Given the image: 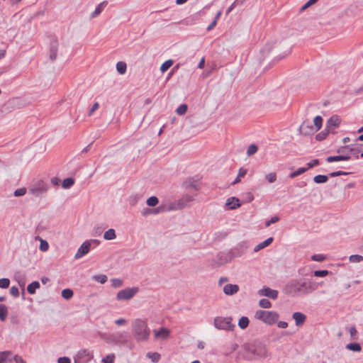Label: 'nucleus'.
Instances as JSON below:
<instances>
[{
    "label": "nucleus",
    "instance_id": "52",
    "mask_svg": "<svg viewBox=\"0 0 363 363\" xmlns=\"http://www.w3.org/2000/svg\"><path fill=\"white\" fill-rule=\"evenodd\" d=\"M115 359V355L114 354H109L107 355L106 357H104L102 359L103 363H113Z\"/></svg>",
    "mask_w": 363,
    "mask_h": 363
},
{
    "label": "nucleus",
    "instance_id": "55",
    "mask_svg": "<svg viewBox=\"0 0 363 363\" xmlns=\"http://www.w3.org/2000/svg\"><path fill=\"white\" fill-rule=\"evenodd\" d=\"M349 174H350L349 172H346L337 171V172H333L330 173L329 175L330 177H335L342 176V175H347Z\"/></svg>",
    "mask_w": 363,
    "mask_h": 363
},
{
    "label": "nucleus",
    "instance_id": "58",
    "mask_svg": "<svg viewBox=\"0 0 363 363\" xmlns=\"http://www.w3.org/2000/svg\"><path fill=\"white\" fill-rule=\"evenodd\" d=\"M99 103L98 102H95L93 104L92 107L90 108V110H89V111L88 113V115L89 116H91L95 112V111L99 108Z\"/></svg>",
    "mask_w": 363,
    "mask_h": 363
},
{
    "label": "nucleus",
    "instance_id": "23",
    "mask_svg": "<svg viewBox=\"0 0 363 363\" xmlns=\"http://www.w3.org/2000/svg\"><path fill=\"white\" fill-rule=\"evenodd\" d=\"M40 286V283L37 281H33L27 286V291L30 294H34L37 289Z\"/></svg>",
    "mask_w": 363,
    "mask_h": 363
},
{
    "label": "nucleus",
    "instance_id": "56",
    "mask_svg": "<svg viewBox=\"0 0 363 363\" xmlns=\"http://www.w3.org/2000/svg\"><path fill=\"white\" fill-rule=\"evenodd\" d=\"M279 220V218L278 216H274L271 218L269 220L265 222V226L269 227L271 224L275 223Z\"/></svg>",
    "mask_w": 363,
    "mask_h": 363
},
{
    "label": "nucleus",
    "instance_id": "29",
    "mask_svg": "<svg viewBox=\"0 0 363 363\" xmlns=\"http://www.w3.org/2000/svg\"><path fill=\"white\" fill-rule=\"evenodd\" d=\"M328 180L327 175L318 174L313 177V181L317 184L325 183Z\"/></svg>",
    "mask_w": 363,
    "mask_h": 363
},
{
    "label": "nucleus",
    "instance_id": "11",
    "mask_svg": "<svg viewBox=\"0 0 363 363\" xmlns=\"http://www.w3.org/2000/svg\"><path fill=\"white\" fill-rule=\"evenodd\" d=\"M258 294L262 296H267L269 298L275 300L278 297L279 292L277 290L264 286L258 291Z\"/></svg>",
    "mask_w": 363,
    "mask_h": 363
},
{
    "label": "nucleus",
    "instance_id": "24",
    "mask_svg": "<svg viewBox=\"0 0 363 363\" xmlns=\"http://www.w3.org/2000/svg\"><path fill=\"white\" fill-rule=\"evenodd\" d=\"M116 238V231L114 229L110 228L106 230L104 234V238L106 240H112Z\"/></svg>",
    "mask_w": 363,
    "mask_h": 363
},
{
    "label": "nucleus",
    "instance_id": "48",
    "mask_svg": "<svg viewBox=\"0 0 363 363\" xmlns=\"http://www.w3.org/2000/svg\"><path fill=\"white\" fill-rule=\"evenodd\" d=\"M325 259V257L321 254H315L311 257V259L315 262H323Z\"/></svg>",
    "mask_w": 363,
    "mask_h": 363
},
{
    "label": "nucleus",
    "instance_id": "13",
    "mask_svg": "<svg viewBox=\"0 0 363 363\" xmlns=\"http://www.w3.org/2000/svg\"><path fill=\"white\" fill-rule=\"evenodd\" d=\"M91 248V241H85L78 249L77 253L74 255L75 259H79L86 255Z\"/></svg>",
    "mask_w": 363,
    "mask_h": 363
},
{
    "label": "nucleus",
    "instance_id": "12",
    "mask_svg": "<svg viewBox=\"0 0 363 363\" xmlns=\"http://www.w3.org/2000/svg\"><path fill=\"white\" fill-rule=\"evenodd\" d=\"M317 130L308 121H303L299 128V132L303 135H310Z\"/></svg>",
    "mask_w": 363,
    "mask_h": 363
},
{
    "label": "nucleus",
    "instance_id": "41",
    "mask_svg": "<svg viewBox=\"0 0 363 363\" xmlns=\"http://www.w3.org/2000/svg\"><path fill=\"white\" fill-rule=\"evenodd\" d=\"M257 150H258V147L256 145H255V144L250 145L247 150V156L253 155L254 154H255L257 152Z\"/></svg>",
    "mask_w": 363,
    "mask_h": 363
},
{
    "label": "nucleus",
    "instance_id": "42",
    "mask_svg": "<svg viewBox=\"0 0 363 363\" xmlns=\"http://www.w3.org/2000/svg\"><path fill=\"white\" fill-rule=\"evenodd\" d=\"M350 262H360L363 261V256L359 255H352L349 257Z\"/></svg>",
    "mask_w": 363,
    "mask_h": 363
},
{
    "label": "nucleus",
    "instance_id": "35",
    "mask_svg": "<svg viewBox=\"0 0 363 363\" xmlns=\"http://www.w3.org/2000/svg\"><path fill=\"white\" fill-rule=\"evenodd\" d=\"M159 203V199H157V197L156 196H150V198H148L146 201V203L147 206H155L158 204Z\"/></svg>",
    "mask_w": 363,
    "mask_h": 363
},
{
    "label": "nucleus",
    "instance_id": "46",
    "mask_svg": "<svg viewBox=\"0 0 363 363\" xmlns=\"http://www.w3.org/2000/svg\"><path fill=\"white\" fill-rule=\"evenodd\" d=\"M329 133L330 132H328V130H326V128H325V130L317 134L315 136V138L317 140H320V141L323 140L327 137V135H328Z\"/></svg>",
    "mask_w": 363,
    "mask_h": 363
},
{
    "label": "nucleus",
    "instance_id": "62",
    "mask_svg": "<svg viewBox=\"0 0 363 363\" xmlns=\"http://www.w3.org/2000/svg\"><path fill=\"white\" fill-rule=\"evenodd\" d=\"M247 172V170L246 169L241 167L238 171V176L239 178L244 177L246 175Z\"/></svg>",
    "mask_w": 363,
    "mask_h": 363
},
{
    "label": "nucleus",
    "instance_id": "43",
    "mask_svg": "<svg viewBox=\"0 0 363 363\" xmlns=\"http://www.w3.org/2000/svg\"><path fill=\"white\" fill-rule=\"evenodd\" d=\"M10 284V280L7 278L0 279V288L7 289Z\"/></svg>",
    "mask_w": 363,
    "mask_h": 363
},
{
    "label": "nucleus",
    "instance_id": "57",
    "mask_svg": "<svg viewBox=\"0 0 363 363\" xmlns=\"http://www.w3.org/2000/svg\"><path fill=\"white\" fill-rule=\"evenodd\" d=\"M10 294L11 296L14 297H18L19 296V291L18 287L13 286L10 289Z\"/></svg>",
    "mask_w": 363,
    "mask_h": 363
},
{
    "label": "nucleus",
    "instance_id": "47",
    "mask_svg": "<svg viewBox=\"0 0 363 363\" xmlns=\"http://www.w3.org/2000/svg\"><path fill=\"white\" fill-rule=\"evenodd\" d=\"M318 0H308L300 9V11H303L311 6L315 4Z\"/></svg>",
    "mask_w": 363,
    "mask_h": 363
},
{
    "label": "nucleus",
    "instance_id": "36",
    "mask_svg": "<svg viewBox=\"0 0 363 363\" xmlns=\"http://www.w3.org/2000/svg\"><path fill=\"white\" fill-rule=\"evenodd\" d=\"M259 306L263 308H269L272 307V303L268 299L262 298L259 301Z\"/></svg>",
    "mask_w": 363,
    "mask_h": 363
},
{
    "label": "nucleus",
    "instance_id": "17",
    "mask_svg": "<svg viewBox=\"0 0 363 363\" xmlns=\"http://www.w3.org/2000/svg\"><path fill=\"white\" fill-rule=\"evenodd\" d=\"M239 286L237 284H228L223 287V293L227 296L235 294L239 291Z\"/></svg>",
    "mask_w": 363,
    "mask_h": 363
},
{
    "label": "nucleus",
    "instance_id": "27",
    "mask_svg": "<svg viewBox=\"0 0 363 363\" xmlns=\"http://www.w3.org/2000/svg\"><path fill=\"white\" fill-rule=\"evenodd\" d=\"M8 315V309L7 307L4 305H0V320L1 321H4L6 319Z\"/></svg>",
    "mask_w": 363,
    "mask_h": 363
},
{
    "label": "nucleus",
    "instance_id": "25",
    "mask_svg": "<svg viewBox=\"0 0 363 363\" xmlns=\"http://www.w3.org/2000/svg\"><path fill=\"white\" fill-rule=\"evenodd\" d=\"M249 323H250V320L247 317L242 316L238 320V326L241 329L244 330L248 327Z\"/></svg>",
    "mask_w": 363,
    "mask_h": 363
},
{
    "label": "nucleus",
    "instance_id": "15",
    "mask_svg": "<svg viewBox=\"0 0 363 363\" xmlns=\"http://www.w3.org/2000/svg\"><path fill=\"white\" fill-rule=\"evenodd\" d=\"M170 335V331L166 328H161L158 330H154L155 339L159 340H167Z\"/></svg>",
    "mask_w": 363,
    "mask_h": 363
},
{
    "label": "nucleus",
    "instance_id": "10",
    "mask_svg": "<svg viewBox=\"0 0 363 363\" xmlns=\"http://www.w3.org/2000/svg\"><path fill=\"white\" fill-rule=\"evenodd\" d=\"M89 352L86 350H82L78 352L74 358V363H86L91 359Z\"/></svg>",
    "mask_w": 363,
    "mask_h": 363
},
{
    "label": "nucleus",
    "instance_id": "21",
    "mask_svg": "<svg viewBox=\"0 0 363 363\" xmlns=\"http://www.w3.org/2000/svg\"><path fill=\"white\" fill-rule=\"evenodd\" d=\"M273 238L270 237L265 240L264 241L259 243L257 245H256L254 248V252H257L262 249H264V247L269 246L272 242H273Z\"/></svg>",
    "mask_w": 363,
    "mask_h": 363
},
{
    "label": "nucleus",
    "instance_id": "3",
    "mask_svg": "<svg viewBox=\"0 0 363 363\" xmlns=\"http://www.w3.org/2000/svg\"><path fill=\"white\" fill-rule=\"evenodd\" d=\"M131 330L138 342H145L150 339V329L146 319L136 318L132 322Z\"/></svg>",
    "mask_w": 363,
    "mask_h": 363
},
{
    "label": "nucleus",
    "instance_id": "7",
    "mask_svg": "<svg viewBox=\"0 0 363 363\" xmlns=\"http://www.w3.org/2000/svg\"><path fill=\"white\" fill-rule=\"evenodd\" d=\"M194 200V196L186 194L180 199L175 201L168 206V211H179L189 206V203Z\"/></svg>",
    "mask_w": 363,
    "mask_h": 363
},
{
    "label": "nucleus",
    "instance_id": "16",
    "mask_svg": "<svg viewBox=\"0 0 363 363\" xmlns=\"http://www.w3.org/2000/svg\"><path fill=\"white\" fill-rule=\"evenodd\" d=\"M58 49V42L57 39H54L50 43L49 57L52 62H54L57 58Z\"/></svg>",
    "mask_w": 363,
    "mask_h": 363
},
{
    "label": "nucleus",
    "instance_id": "31",
    "mask_svg": "<svg viewBox=\"0 0 363 363\" xmlns=\"http://www.w3.org/2000/svg\"><path fill=\"white\" fill-rule=\"evenodd\" d=\"M127 66L124 62H118L116 64V69L121 74H124L126 72Z\"/></svg>",
    "mask_w": 363,
    "mask_h": 363
},
{
    "label": "nucleus",
    "instance_id": "20",
    "mask_svg": "<svg viewBox=\"0 0 363 363\" xmlns=\"http://www.w3.org/2000/svg\"><path fill=\"white\" fill-rule=\"evenodd\" d=\"M351 159L350 155H340L336 156H329L326 158L328 162H333L338 161H348Z\"/></svg>",
    "mask_w": 363,
    "mask_h": 363
},
{
    "label": "nucleus",
    "instance_id": "34",
    "mask_svg": "<svg viewBox=\"0 0 363 363\" xmlns=\"http://www.w3.org/2000/svg\"><path fill=\"white\" fill-rule=\"evenodd\" d=\"M307 169H308V168H306V167H300L295 172L291 173L289 174V177L291 179L295 178V177H298V175H301V174H303L304 172H306L307 171Z\"/></svg>",
    "mask_w": 363,
    "mask_h": 363
},
{
    "label": "nucleus",
    "instance_id": "14",
    "mask_svg": "<svg viewBox=\"0 0 363 363\" xmlns=\"http://www.w3.org/2000/svg\"><path fill=\"white\" fill-rule=\"evenodd\" d=\"M340 123V119L337 116H333L326 123V130L332 132L333 129L337 128Z\"/></svg>",
    "mask_w": 363,
    "mask_h": 363
},
{
    "label": "nucleus",
    "instance_id": "61",
    "mask_svg": "<svg viewBox=\"0 0 363 363\" xmlns=\"http://www.w3.org/2000/svg\"><path fill=\"white\" fill-rule=\"evenodd\" d=\"M319 164V160L318 159L313 160L307 164L308 169L313 168V167Z\"/></svg>",
    "mask_w": 363,
    "mask_h": 363
},
{
    "label": "nucleus",
    "instance_id": "60",
    "mask_svg": "<svg viewBox=\"0 0 363 363\" xmlns=\"http://www.w3.org/2000/svg\"><path fill=\"white\" fill-rule=\"evenodd\" d=\"M57 363H71V359L67 357H61L57 359Z\"/></svg>",
    "mask_w": 363,
    "mask_h": 363
},
{
    "label": "nucleus",
    "instance_id": "39",
    "mask_svg": "<svg viewBox=\"0 0 363 363\" xmlns=\"http://www.w3.org/2000/svg\"><path fill=\"white\" fill-rule=\"evenodd\" d=\"M147 357L151 359L153 362H157L160 359V354L157 352H148Z\"/></svg>",
    "mask_w": 363,
    "mask_h": 363
},
{
    "label": "nucleus",
    "instance_id": "28",
    "mask_svg": "<svg viewBox=\"0 0 363 363\" xmlns=\"http://www.w3.org/2000/svg\"><path fill=\"white\" fill-rule=\"evenodd\" d=\"M61 294L65 299L69 300L70 298H72L74 292L70 289H65L62 291Z\"/></svg>",
    "mask_w": 363,
    "mask_h": 363
},
{
    "label": "nucleus",
    "instance_id": "51",
    "mask_svg": "<svg viewBox=\"0 0 363 363\" xmlns=\"http://www.w3.org/2000/svg\"><path fill=\"white\" fill-rule=\"evenodd\" d=\"M26 193V188H20L17 189L15 191L13 195L16 197L23 196Z\"/></svg>",
    "mask_w": 363,
    "mask_h": 363
},
{
    "label": "nucleus",
    "instance_id": "49",
    "mask_svg": "<svg viewBox=\"0 0 363 363\" xmlns=\"http://www.w3.org/2000/svg\"><path fill=\"white\" fill-rule=\"evenodd\" d=\"M348 150L351 152V154L355 155L356 158H359V153L360 152V150L359 147H354L352 145H350V147H348Z\"/></svg>",
    "mask_w": 363,
    "mask_h": 363
},
{
    "label": "nucleus",
    "instance_id": "2",
    "mask_svg": "<svg viewBox=\"0 0 363 363\" xmlns=\"http://www.w3.org/2000/svg\"><path fill=\"white\" fill-rule=\"evenodd\" d=\"M244 352L242 358L246 361L263 359L268 356V351L264 345L259 342L245 343L242 345Z\"/></svg>",
    "mask_w": 363,
    "mask_h": 363
},
{
    "label": "nucleus",
    "instance_id": "19",
    "mask_svg": "<svg viewBox=\"0 0 363 363\" xmlns=\"http://www.w3.org/2000/svg\"><path fill=\"white\" fill-rule=\"evenodd\" d=\"M292 318L295 320L296 325L298 327L303 325L306 320V315L301 312L294 313Z\"/></svg>",
    "mask_w": 363,
    "mask_h": 363
},
{
    "label": "nucleus",
    "instance_id": "50",
    "mask_svg": "<svg viewBox=\"0 0 363 363\" xmlns=\"http://www.w3.org/2000/svg\"><path fill=\"white\" fill-rule=\"evenodd\" d=\"M49 245L47 241L44 240H41L40 244V250L43 252H45L48 250Z\"/></svg>",
    "mask_w": 363,
    "mask_h": 363
},
{
    "label": "nucleus",
    "instance_id": "54",
    "mask_svg": "<svg viewBox=\"0 0 363 363\" xmlns=\"http://www.w3.org/2000/svg\"><path fill=\"white\" fill-rule=\"evenodd\" d=\"M184 185H185V186L186 188L187 187H191V188H192V189H194L195 190H198L199 189L196 184L194 181H191V179L189 181H188V182H186L184 183Z\"/></svg>",
    "mask_w": 363,
    "mask_h": 363
},
{
    "label": "nucleus",
    "instance_id": "59",
    "mask_svg": "<svg viewBox=\"0 0 363 363\" xmlns=\"http://www.w3.org/2000/svg\"><path fill=\"white\" fill-rule=\"evenodd\" d=\"M127 322V320L125 318H118L115 320V324L118 326H123L125 325Z\"/></svg>",
    "mask_w": 363,
    "mask_h": 363
},
{
    "label": "nucleus",
    "instance_id": "37",
    "mask_svg": "<svg viewBox=\"0 0 363 363\" xmlns=\"http://www.w3.org/2000/svg\"><path fill=\"white\" fill-rule=\"evenodd\" d=\"M173 65L172 60H168L162 64L160 70L162 72H166Z\"/></svg>",
    "mask_w": 363,
    "mask_h": 363
},
{
    "label": "nucleus",
    "instance_id": "9",
    "mask_svg": "<svg viewBox=\"0 0 363 363\" xmlns=\"http://www.w3.org/2000/svg\"><path fill=\"white\" fill-rule=\"evenodd\" d=\"M138 292V287L125 288L119 291L116 295L118 301H128Z\"/></svg>",
    "mask_w": 363,
    "mask_h": 363
},
{
    "label": "nucleus",
    "instance_id": "26",
    "mask_svg": "<svg viewBox=\"0 0 363 363\" xmlns=\"http://www.w3.org/2000/svg\"><path fill=\"white\" fill-rule=\"evenodd\" d=\"M346 349L352 350L353 352H361V345L357 342H351L346 345Z\"/></svg>",
    "mask_w": 363,
    "mask_h": 363
},
{
    "label": "nucleus",
    "instance_id": "64",
    "mask_svg": "<svg viewBox=\"0 0 363 363\" xmlns=\"http://www.w3.org/2000/svg\"><path fill=\"white\" fill-rule=\"evenodd\" d=\"M13 360L16 363H26V362L23 359V358L18 355H15L13 357Z\"/></svg>",
    "mask_w": 363,
    "mask_h": 363
},
{
    "label": "nucleus",
    "instance_id": "63",
    "mask_svg": "<svg viewBox=\"0 0 363 363\" xmlns=\"http://www.w3.org/2000/svg\"><path fill=\"white\" fill-rule=\"evenodd\" d=\"M164 211V207L159 206L155 208H152V214H158Z\"/></svg>",
    "mask_w": 363,
    "mask_h": 363
},
{
    "label": "nucleus",
    "instance_id": "1",
    "mask_svg": "<svg viewBox=\"0 0 363 363\" xmlns=\"http://www.w3.org/2000/svg\"><path fill=\"white\" fill-rule=\"evenodd\" d=\"M318 288V284L311 279H291L285 287L287 294L308 295Z\"/></svg>",
    "mask_w": 363,
    "mask_h": 363
},
{
    "label": "nucleus",
    "instance_id": "8",
    "mask_svg": "<svg viewBox=\"0 0 363 363\" xmlns=\"http://www.w3.org/2000/svg\"><path fill=\"white\" fill-rule=\"evenodd\" d=\"M48 189V186L43 180L34 182L29 187L28 192L35 197L40 196L45 194Z\"/></svg>",
    "mask_w": 363,
    "mask_h": 363
},
{
    "label": "nucleus",
    "instance_id": "45",
    "mask_svg": "<svg viewBox=\"0 0 363 363\" xmlns=\"http://www.w3.org/2000/svg\"><path fill=\"white\" fill-rule=\"evenodd\" d=\"M329 271L328 270H316L314 271L313 274L317 277H323L328 275Z\"/></svg>",
    "mask_w": 363,
    "mask_h": 363
},
{
    "label": "nucleus",
    "instance_id": "22",
    "mask_svg": "<svg viewBox=\"0 0 363 363\" xmlns=\"http://www.w3.org/2000/svg\"><path fill=\"white\" fill-rule=\"evenodd\" d=\"M107 4L106 1H103L101 4H99L95 9V10L91 13L90 15V18H94L97 17L100 13L102 12L103 9Z\"/></svg>",
    "mask_w": 363,
    "mask_h": 363
},
{
    "label": "nucleus",
    "instance_id": "38",
    "mask_svg": "<svg viewBox=\"0 0 363 363\" xmlns=\"http://www.w3.org/2000/svg\"><path fill=\"white\" fill-rule=\"evenodd\" d=\"M92 279L101 284H104L107 281V277L104 274L94 275L92 277Z\"/></svg>",
    "mask_w": 363,
    "mask_h": 363
},
{
    "label": "nucleus",
    "instance_id": "44",
    "mask_svg": "<svg viewBox=\"0 0 363 363\" xmlns=\"http://www.w3.org/2000/svg\"><path fill=\"white\" fill-rule=\"evenodd\" d=\"M111 285L114 288H119L123 286V281L120 279H112Z\"/></svg>",
    "mask_w": 363,
    "mask_h": 363
},
{
    "label": "nucleus",
    "instance_id": "5",
    "mask_svg": "<svg viewBox=\"0 0 363 363\" xmlns=\"http://www.w3.org/2000/svg\"><path fill=\"white\" fill-rule=\"evenodd\" d=\"M255 317L268 325H272L278 320L279 315L275 311L258 310L256 311Z\"/></svg>",
    "mask_w": 363,
    "mask_h": 363
},
{
    "label": "nucleus",
    "instance_id": "33",
    "mask_svg": "<svg viewBox=\"0 0 363 363\" xmlns=\"http://www.w3.org/2000/svg\"><path fill=\"white\" fill-rule=\"evenodd\" d=\"M11 352L9 351H4L0 352V363H6Z\"/></svg>",
    "mask_w": 363,
    "mask_h": 363
},
{
    "label": "nucleus",
    "instance_id": "53",
    "mask_svg": "<svg viewBox=\"0 0 363 363\" xmlns=\"http://www.w3.org/2000/svg\"><path fill=\"white\" fill-rule=\"evenodd\" d=\"M266 179L269 183H273L277 179V175L274 172H272L266 175Z\"/></svg>",
    "mask_w": 363,
    "mask_h": 363
},
{
    "label": "nucleus",
    "instance_id": "18",
    "mask_svg": "<svg viewBox=\"0 0 363 363\" xmlns=\"http://www.w3.org/2000/svg\"><path fill=\"white\" fill-rule=\"evenodd\" d=\"M225 206L229 210H234L240 206V200L236 197H230L226 200Z\"/></svg>",
    "mask_w": 363,
    "mask_h": 363
},
{
    "label": "nucleus",
    "instance_id": "4",
    "mask_svg": "<svg viewBox=\"0 0 363 363\" xmlns=\"http://www.w3.org/2000/svg\"><path fill=\"white\" fill-rule=\"evenodd\" d=\"M99 337L106 343L117 346H128V334L124 331H118L113 333H99Z\"/></svg>",
    "mask_w": 363,
    "mask_h": 363
},
{
    "label": "nucleus",
    "instance_id": "32",
    "mask_svg": "<svg viewBox=\"0 0 363 363\" xmlns=\"http://www.w3.org/2000/svg\"><path fill=\"white\" fill-rule=\"evenodd\" d=\"M314 125L313 127L315 128V130L318 131L320 130L322 127L323 124V118L320 116H317L315 117L313 121Z\"/></svg>",
    "mask_w": 363,
    "mask_h": 363
},
{
    "label": "nucleus",
    "instance_id": "40",
    "mask_svg": "<svg viewBox=\"0 0 363 363\" xmlns=\"http://www.w3.org/2000/svg\"><path fill=\"white\" fill-rule=\"evenodd\" d=\"M187 109H188V106L186 104H182L180 105L177 109H176V113L179 115V116H182L184 115V113H186V112L187 111Z\"/></svg>",
    "mask_w": 363,
    "mask_h": 363
},
{
    "label": "nucleus",
    "instance_id": "30",
    "mask_svg": "<svg viewBox=\"0 0 363 363\" xmlns=\"http://www.w3.org/2000/svg\"><path fill=\"white\" fill-rule=\"evenodd\" d=\"M74 184V179L69 177V178H66L63 180L62 186L64 189H69L71 186H72Z\"/></svg>",
    "mask_w": 363,
    "mask_h": 363
},
{
    "label": "nucleus",
    "instance_id": "6",
    "mask_svg": "<svg viewBox=\"0 0 363 363\" xmlns=\"http://www.w3.org/2000/svg\"><path fill=\"white\" fill-rule=\"evenodd\" d=\"M232 320L231 317L218 316L214 318L213 325L218 330L233 331L235 325L232 323Z\"/></svg>",
    "mask_w": 363,
    "mask_h": 363
}]
</instances>
